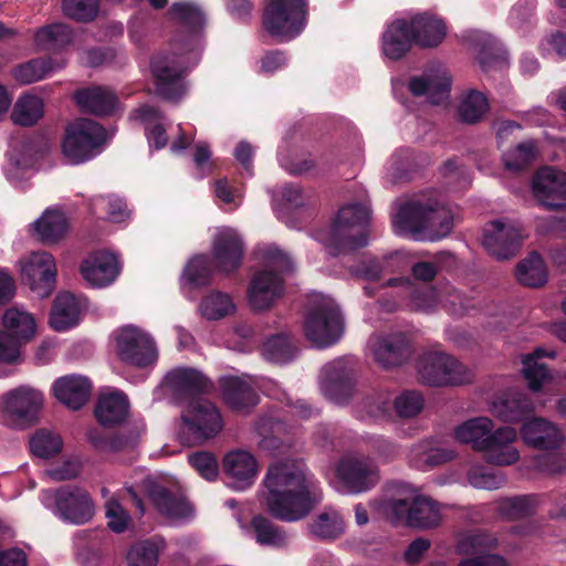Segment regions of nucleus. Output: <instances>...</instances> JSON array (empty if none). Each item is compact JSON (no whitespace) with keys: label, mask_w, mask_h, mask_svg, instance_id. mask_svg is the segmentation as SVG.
I'll list each match as a JSON object with an SVG mask.
<instances>
[{"label":"nucleus","mask_w":566,"mask_h":566,"mask_svg":"<svg viewBox=\"0 0 566 566\" xmlns=\"http://www.w3.org/2000/svg\"><path fill=\"white\" fill-rule=\"evenodd\" d=\"M41 503L63 522L81 525L92 520L94 503L88 492L80 486L43 490Z\"/></svg>","instance_id":"nucleus-10"},{"label":"nucleus","mask_w":566,"mask_h":566,"mask_svg":"<svg viewBox=\"0 0 566 566\" xmlns=\"http://www.w3.org/2000/svg\"><path fill=\"white\" fill-rule=\"evenodd\" d=\"M368 350L374 360L382 368L400 366L410 355V342L406 334H376L368 340Z\"/></svg>","instance_id":"nucleus-27"},{"label":"nucleus","mask_w":566,"mask_h":566,"mask_svg":"<svg viewBox=\"0 0 566 566\" xmlns=\"http://www.w3.org/2000/svg\"><path fill=\"white\" fill-rule=\"evenodd\" d=\"M305 0H270L263 13L265 30L281 42L297 36L305 28Z\"/></svg>","instance_id":"nucleus-14"},{"label":"nucleus","mask_w":566,"mask_h":566,"mask_svg":"<svg viewBox=\"0 0 566 566\" xmlns=\"http://www.w3.org/2000/svg\"><path fill=\"white\" fill-rule=\"evenodd\" d=\"M520 436L525 446L535 450L558 451L566 443L562 428L543 417H533L524 421Z\"/></svg>","instance_id":"nucleus-24"},{"label":"nucleus","mask_w":566,"mask_h":566,"mask_svg":"<svg viewBox=\"0 0 566 566\" xmlns=\"http://www.w3.org/2000/svg\"><path fill=\"white\" fill-rule=\"evenodd\" d=\"M493 429L494 423L489 417H474L454 427L452 437L480 452Z\"/></svg>","instance_id":"nucleus-42"},{"label":"nucleus","mask_w":566,"mask_h":566,"mask_svg":"<svg viewBox=\"0 0 566 566\" xmlns=\"http://www.w3.org/2000/svg\"><path fill=\"white\" fill-rule=\"evenodd\" d=\"M237 305L232 295L221 291L207 293L198 305L199 314L208 321H219L235 313Z\"/></svg>","instance_id":"nucleus-47"},{"label":"nucleus","mask_w":566,"mask_h":566,"mask_svg":"<svg viewBox=\"0 0 566 566\" xmlns=\"http://www.w3.org/2000/svg\"><path fill=\"white\" fill-rule=\"evenodd\" d=\"M489 111L486 96L475 90L463 95L459 105V116L468 124H474L483 118Z\"/></svg>","instance_id":"nucleus-60"},{"label":"nucleus","mask_w":566,"mask_h":566,"mask_svg":"<svg viewBox=\"0 0 566 566\" xmlns=\"http://www.w3.org/2000/svg\"><path fill=\"white\" fill-rule=\"evenodd\" d=\"M73 30L65 23H53L36 30L34 44L39 50H61L73 41Z\"/></svg>","instance_id":"nucleus-50"},{"label":"nucleus","mask_w":566,"mask_h":566,"mask_svg":"<svg viewBox=\"0 0 566 566\" xmlns=\"http://www.w3.org/2000/svg\"><path fill=\"white\" fill-rule=\"evenodd\" d=\"M179 437L187 444H200L223 428L218 408L205 398H192L181 411Z\"/></svg>","instance_id":"nucleus-9"},{"label":"nucleus","mask_w":566,"mask_h":566,"mask_svg":"<svg viewBox=\"0 0 566 566\" xmlns=\"http://www.w3.org/2000/svg\"><path fill=\"white\" fill-rule=\"evenodd\" d=\"M21 276L30 290L40 297H48L55 285L56 263L46 251H35L20 261Z\"/></svg>","instance_id":"nucleus-20"},{"label":"nucleus","mask_w":566,"mask_h":566,"mask_svg":"<svg viewBox=\"0 0 566 566\" xmlns=\"http://www.w3.org/2000/svg\"><path fill=\"white\" fill-rule=\"evenodd\" d=\"M140 488L148 494L157 511L171 522H182L192 516L193 509L182 493L170 492L150 476L143 481Z\"/></svg>","instance_id":"nucleus-26"},{"label":"nucleus","mask_w":566,"mask_h":566,"mask_svg":"<svg viewBox=\"0 0 566 566\" xmlns=\"http://www.w3.org/2000/svg\"><path fill=\"white\" fill-rule=\"evenodd\" d=\"M415 44L407 17L398 18L382 33V53L390 60L401 59Z\"/></svg>","instance_id":"nucleus-37"},{"label":"nucleus","mask_w":566,"mask_h":566,"mask_svg":"<svg viewBox=\"0 0 566 566\" xmlns=\"http://www.w3.org/2000/svg\"><path fill=\"white\" fill-rule=\"evenodd\" d=\"M497 538L486 532L472 531L460 535L455 545V552L462 556H472L463 558L459 566H507L503 556L497 554H486L497 546Z\"/></svg>","instance_id":"nucleus-19"},{"label":"nucleus","mask_w":566,"mask_h":566,"mask_svg":"<svg viewBox=\"0 0 566 566\" xmlns=\"http://www.w3.org/2000/svg\"><path fill=\"white\" fill-rule=\"evenodd\" d=\"M454 449L443 447L427 439L415 443L408 453L410 465L418 470L428 471L455 459Z\"/></svg>","instance_id":"nucleus-34"},{"label":"nucleus","mask_w":566,"mask_h":566,"mask_svg":"<svg viewBox=\"0 0 566 566\" xmlns=\"http://www.w3.org/2000/svg\"><path fill=\"white\" fill-rule=\"evenodd\" d=\"M191 49L172 40L170 46L156 53L150 61V72L157 93L166 99L180 98L186 86L184 78L190 67L199 61V38L191 35Z\"/></svg>","instance_id":"nucleus-5"},{"label":"nucleus","mask_w":566,"mask_h":566,"mask_svg":"<svg viewBox=\"0 0 566 566\" xmlns=\"http://www.w3.org/2000/svg\"><path fill=\"white\" fill-rule=\"evenodd\" d=\"M166 543L161 537H153L136 543L127 553L128 566H157L159 553Z\"/></svg>","instance_id":"nucleus-56"},{"label":"nucleus","mask_w":566,"mask_h":566,"mask_svg":"<svg viewBox=\"0 0 566 566\" xmlns=\"http://www.w3.org/2000/svg\"><path fill=\"white\" fill-rule=\"evenodd\" d=\"M49 150L50 144L40 136L17 140L8 154L7 178L12 182L20 181Z\"/></svg>","instance_id":"nucleus-22"},{"label":"nucleus","mask_w":566,"mask_h":566,"mask_svg":"<svg viewBox=\"0 0 566 566\" xmlns=\"http://www.w3.org/2000/svg\"><path fill=\"white\" fill-rule=\"evenodd\" d=\"M409 28L415 41L423 48H432L439 45L447 34L444 22L436 15L424 13H416L407 17Z\"/></svg>","instance_id":"nucleus-36"},{"label":"nucleus","mask_w":566,"mask_h":566,"mask_svg":"<svg viewBox=\"0 0 566 566\" xmlns=\"http://www.w3.org/2000/svg\"><path fill=\"white\" fill-rule=\"evenodd\" d=\"M113 339L118 357L126 364L147 367L158 359V349L154 337L143 328L127 324L116 328Z\"/></svg>","instance_id":"nucleus-15"},{"label":"nucleus","mask_w":566,"mask_h":566,"mask_svg":"<svg viewBox=\"0 0 566 566\" xmlns=\"http://www.w3.org/2000/svg\"><path fill=\"white\" fill-rule=\"evenodd\" d=\"M392 400L387 391H379L366 397L357 409L360 419L382 420L389 417Z\"/></svg>","instance_id":"nucleus-59"},{"label":"nucleus","mask_w":566,"mask_h":566,"mask_svg":"<svg viewBox=\"0 0 566 566\" xmlns=\"http://www.w3.org/2000/svg\"><path fill=\"white\" fill-rule=\"evenodd\" d=\"M119 270L117 256L107 251L92 253L81 264L83 279L97 289L111 285L118 276Z\"/></svg>","instance_id":"nucleus-30"},{"label":"nucleus","mask_w":566,"mask_h":566,"mask_svg":"<svg viewBox=\"0 0 566 566\" xmlns=\"http://www.w3.org/2000/svg\"><path fill=\"white\" fill-rule=\"evenodd\" d=\"M92 208L94 212L105 211L107 219L112 222L120 223L129 218L126 203L122 198L113 195L96 197Z\"/></svg>","instance_id":"nucleus-64"},{"label":"nucleus","mask_w":566,"mask_h":566,"mask_svg":"<svg viewBox=\"0 0 566 566\" xmlns=\"http://www.w3.org/2000/svg\"><path fill=\"white\" fill-rule=\"evenodd\" d=\"M517 281L530 287H537L547 281V270L543 259L537 253H532L516 265Z\"/></svg>","instance_id":"nucleus-57"},{"label":"nucleus","mask_w":566,"mask_h":566,"mask_svg":"<svg viewBox=\"0 0 566 566\" xmlns=\"http://www.w3.org/2000/svg\"><path fill=\"white\" fill-rule=\"evenodd\" d=\"M417 370L421 381L429 386H457L473 379L472 371L465 365L440 350L422 354Z\"/></svg>","instance_id":"nucleus-13"},{"label":"nucleus","mask_w":566,"mask_h":566,"mask_svg":"<svg viewBox=\"0 0 566 566\" xmlns=\"http://www.w3.org/2000/svg\"><path fill=\"white\" fill-rule=\"evenodd\" d=\"M262 262L248 289V302L253 311L272 308L284 295V277L294 270L292 258L275 244L260 247L256 252Z\"/></svg>","instance_id":"nucleus-4"},{"label":"nucleus","mask_w":566,"mask_h":566,"mask_svg":"<svg viewBox=\"0 0 566 566\" xmlns=\"http://www.w3.org/2000/svg\"><path fill=\"white\" fill-rule=\"evenodd\" d=\"M370 507L376 516L394 525L426 530L437 527L442 521L441 505L403 481L387 483Z\"/></svg>","instance_id":"nucleus-2"},{"label":"nucleus","mask_w":566,"mask_h":566,"mask_svg":"<svg viewBox=\"0 0 566 566\" xmlns=\"http://www.w3.org/2000/svg\"><path fill=\"white\" fill-rule=\"evenodd\" d=\"M398 282L402 283L409 293V301L407 303V306L410 310L430 313L439 308V289L430 286L413 287L408 281L402 280H390L388 281V284L392 285Z\"/></svg>","instance_id":"nucleus-54"},{"label":"nucleus","mask_w":566,"mask_h":566,"mask_svg":"<svg viewBox=\"0 0 566 566\" xmlns=\"http://www.w3.org/2000/svg\"><path fill=\"white\" fill-rule=\"evenodd\" d=\"M310 533L321 539H334L345 531L344 518L332 507L325 509L316 515L308 526Z\"/></svg>","instance_id":"nucleus-52"},{"label":"nucleus","mask_w":566,"mask_h":566,"mask_svg":"<svg viewBox=\"0 0 566 566\" xmlns=\"http://www.w3.org/2000/svg\"><path fill=\"white\" fill-rule=\"evenodd\" d=\"M34 234L45 244L61 241L69 231V219L60 208H48L42 216L32 223Z\"/></svg>","instance_id":"nucleus-39"},{"label":"nucleus","mask_w":566,"mask_h":566,"mask_svg":"<svg viewBox=\"0 0 566 566\" xmlns=\"http://www.w3.org/2000/svg\"><path fill=\"white\" fill-rule=\"evenodd\" d=\"M532 192L548 209L566 206V172L548 166L539 168L532 179Z\"/></svg>","instance_id":"nucleus-23"},{"label":"nucleus","mask_w":566,"mask_h":566,"mask_svg":"<svg viewBox=\"0 0 566 566\" xmlns=\"http://www.w3.org/2000/svg\"><path fill=\"white\" fill-rule=\"evenodd\" d=\"M130 119L138 120L145 125L146 137L150 148L161 149L167 143L166 128L163 125L161 114L150 105L136 108L130 114Z\"/></svg>","instance_id":"nucleus-45"},{"label":"nucleus","mask_w":566,"mask_h":566,"mask_svg":"<svg viewBox=\"0 0 566 566\" xmlns=\"http://www.w3.org/2000/svg\"><path fill=\"white\" fill-rule=\"evenodd\" d=\"M525 238L526 233L518 223L497 219L485 224L482 244L496 260H506L518 252Z\"/></svg>","instance_id":"nucleus-18"},{"label":"nucleus","mask_w":566,"mask_h":566,"mask_svg":"<svg viewBox=\"0 0 566 566\" xmlns=\"http://www.w3.org/2000/svg\"><path fill=\"white\" fill-rule=\"evenodd\" d=\"M243 256V242L237 230L219 229L212 241V258L196 255L187 263L182 279L192 286L208 284L213 271L230 273L237 270Z\"/></svg>","instance_id":"nucleus-7"},{"label":"nucleus","mask_w":566,"mask_h":566,"mask_svg":"<svg viewBox=\"0 0 566 566\" xmlns=\"http://www.w3.org/2000/svg\"><path fill=\"white\" fill-rule=\"evenodd\" d=\"M171 19L181 23L187 31L178 33L174 40L180 41L181 45L191 49V35L198 34L199 51L201 50V29L205 25V14L200 7L193 2H178L174 3L169 9Z\"/></svg>","instance_id":"nucleus-35"},{"label":"nucleus","mask_w":566,"mask_h":566,"mask_svg":"<svg viewBox=\"0 0 566 566\" xmlns=\"http://www.w3.org/2000/svg\"><path fill=\"white\" fill-rule=\"evenodd\" d=\"M105 142L106 132L99 124L80 118L67 126L62 153L70 164H83L99 154Z\"/></svg>","instance_id":"nucleus-12"},{"label":"nucleus","mask_w":566,"mask_h":566,"mask_svg":"<svg viewBox=\"0 0 566 566\" xmlns=\"http://www.w3.org/2000/svg\"><path fill=\"white\" fill-rule=\"evenodd\" d=\"M354 366L352 358H337L323 366L319 388L328 400L342 405L350 398L354 388Z\"/></svg>","instance_id":"nucleus-21"},{"label":"nucleus","mask_w":566,"mask_h":566,"mask_svg":"<svg viewBox=\"0 0 566 566\" xmlns=\"http://www.w3.org/2000/svg\"><path fill=\"white\" fill-rule=\"evenodd\" d=\"M521 470L544 475L566 473V452H551L525 458Z\"/></svg>","instance_id":"nucleus-51"},{"label":"nucleus","mask_w":566,"mask_h":566,"mask_svg":"<svg viewBox=\"0 0 566 566\" xmlns=\"http://www.w3.org/2000/svg\"><path fill=\"white\" fill-rule=\"evenodd\" d=\"M44 115V103L41 97L33 94H25L18 98L11 113L14 124L32 126Z\"/></svg>","instance_id":"nucleus-55"},{"label":"nucleus","mask_w":566,"mask_h":566,"mask_svg":"<svg viewBox=\"0 0 566 566\" xmlns=\"http://www.w3.org/2000/svg\"><path fill=\"white\" fill-rule=\"evenodd\" d=\"M534 402L524 392H513L495 400L491 405V412L505 422H517L534 411Z\"/></svg>","instance_id":"nucleus-44"},{"label":"nucleus","mask_w":566,"mask_h":566,"mask_svg":"<svg viewBox=\"0 0 566 566\" xmlns=\"http://www.w3.org/2000/svg\"><path fill=\"white\" fill-rule=\"evenodd\" d=\"M303 328L306 338L317 347H327L343 335V318L335 301L321 293L308 296Z\"/></svg>","instance_id":"nucleus-8"},{"label":"nucleus","mask_w":566,"mask_h":566,"mask_svg":"<svg viewBox=\"0 0 566 566\" xmlns=\"http://www.w3.org/2000/svg\"><path fill=\"white\" fill-rule=\"evenodd\" d=\"M54 397L70 409L77 410L88 400L92 382L87 377L69 375L56 379L52 386Z\"/></svg>","instance_id":"nucleus-33"},{"label":"nucleus","mask_w":566,"mask_h":566,"mask_svg":"<svg viewBox=\"0 0 566 566\" xmlns=\"http://www.w3.org/2000/svg\"><path fill=\"white\" fill-rule=\"evenodd\" d=\"M4 332L27 343L31 339L35 332V322L33 316L19 306H12L3 314Z\"/></svg>","instance_id":"nucleus-49"},{"label":"nucleus","mask_w":566,"mask_h":566,"mask_svg":"<svg viewBox=\"0 0 566 566\" xmlns=\"http://www.w3.org/2000/svg\"><path fill=\"white\" fill-rule=\"evenodd\" d=\"M63 65L52 59H34L15 67L13 75L17 81L30 84L43 80Z\"/></svg>","instance_id":"nucleus-58"},{"label":"nucleus","mask_w":566,"mask_h":566,"mask_svg":"<svg viewBox=\"0 0 566 566\" xmlns=\"http://www.w3.org/2000/svg\"><path fill=\"white\" fill-rule=\"evenodd\" d=\"M74 98L83 112L95 115H109L118 108L115 94L106 87L96 86L77 91Z\"/></svg>","instance_id":"nucleus-41"},{"label":"nucleus","mask_w":566,"mask_h":566,"mask_svg":"<svg viewBox=\"0 0 566 566\" xmlns=\"http://www.w3.org/2000/svg\"><path fill=\"white\" fill-rule=\"evenodd\" d=\"M140 488L148 494L157 511L171 522H182L192 516L193 509L182 493L170 492L150 476L143 481Z\"/></svg>","instance_id":"nucleus-25"},{"label":"nucleus","mask_w":566,"mask_h":566,"mask_svg":"<svg viewBox=\"0 0 566 566\" xmlns=\"http://www.w3.org/2000/svg\"><path fill=\"white\" fill-rule=\"evenodd\" d=\"M128 399L118 390H107L99 395L95 417L103 426H113L125 420L128 413Z\"/></svg>","instance_id":"nucleus-40"},{"label":"nucleus","mask_w":566,"mask_h":566,"mask_svg":"<svg viewBox=\"0 0 566 566\" xmlns=\"http://www.w3.org/2000/svg\"><path fill=\"white\" fill-rule=\"evenodd\" d=\"M167 389L179 399L206 392L210 388L209 380L198 370L191 368H175L167 373L164 379Z\"/></svg>","instance_id":"nucleus-32"},{"label":"nucleus","mask_w":566,"mask_h":566,"mask_svg":"<svg viewBox=\"0 0 566 566\" xmlns=\"http://www.w3.org/2000/svg\"><path fill=\"white\" fill-rule=\"evenodd\" d=\"M453 226V212L436 191L397 203V211L392 214L395 233L416 240H441L452 231Z\"/></svg>","instance_id":"nucleus-3"},{"label":"nucleus","mask_w":566,"mask_h":566,"mask_svg":"<svg viewBox=\"0 0 566 566\" xmlns=\"http://www.w3.org/2000/svg\"><path fill=\"white\" fill-rule=\"evenodd\" d=\"M263 390L268 396L282 399L285 392L271 379L227 377L222 380V395L226 403L235 411H247L258 403L255 389Z\"/></svg>","instance_id":"nucleus-16"},{"label":"nucleus","mask_w":566,"mask_h":566,"mask_svg":"<svg viewBox=\"0 0 566 566\" xmlns=\"http://www.w3.org/2000/svg\"><path fill=\"white\" fill-rule=\"evenodd\" d=\"M539 505L535 494L501 499L496 502V512L504 520H518L532 515Z\"/></svg>","instance_id":"nucleus-53"},{"label":"nucleus","mask_w":566,"mask_h":566,"mask_svg":"<svg viewBox=\"0 0 566 566\" xmlns=\"http://www.w3.org/2000/svg\"><path fill=\"white\" fill-rule=\"evenodd\" d=\"M99 11L98 0H63V14L80 23H88L96 19Z\"/></svg>","instance_id":"nucleus-62"},{"label":"nucleus","mask_w":566,"mask_h":566,"mask_svg":"<svg viewBox=\"0 0 566 566\" xmlns=\"http://www.w3.org/2000/svg\"><path fill=\"white\" fill-rule=\"evenodd\" d=\"M63 441L59 433L51 430H38L30 439V450L41 459L55 457L61 452Z\"/></svg>","instance_id":"nucleus-61"},{"label":"nucleus","mask_w":566,"mask_h":566,"mask_svg":"<svg viewBox=\"0 0 566 566\" xmlns=\"http://www.w3.org/2000/svg\"><path fill=\"white\" fill-rule=\"evenodd\" d=\"M245 535L254 537L262 546L283 547L287 544V535L270 520L263 516H254L250 526L244 528Z\"/></svg>","instance_id":"nucleus-48"},{"label":"nucleus","mask_w":566,"mask_h":566,"mask_svg":"<svg viewBox=\"0 0 566 566\" xmlns=\"http://www.w3.org/2000/svg\"><path fill=\"white\" fill-rule=\"evenodd\" d=\"M517 431L512 427H501L492 430L480 452L485 461L497 467H507L520 460V451L514 446Z\"/></svg>","instance_id":"nucleus-28"},{"label":"nucleus","mask_w":566,"mask_h":566,"mask_svg":"<svg viewBox=\"0 0 566 566\" xmlns=\"http://www.w3.org/2000/svg\"><path fill=\"white\" fill-rule=\"evenodd\" d=\"M369 221L370 207L367 199L349 202L340 207L332 226L319 230L315 238L329 254L338 255L367 244Z\"/></svg>","instance_id":"nucleus-6"},{"label":"nucleus","mask_w":566,"mask_h":566,"mask_svg":"<svg viewBox=\"0 0 566 566\" xmlns=\"http://www.w3.org/2000/svg\"><path fill=\"white\" fill-rule=\"evenodd\" d=\"M279 163L284 170L292 175L305 174L316 165L312 155H307L298 143L287 139H284L279 148Z\"/></svg>","instance_id":"nucleus-46"},{"label":"nucleus","mask_w":566,"mask_h":566,"mask_svg":"<svg viewBox=\"0 0 566 566\" xmlns=\"http://www.w3.org/2000/svg\"><path fill=\"white\" fill-rule=\"evenodd\" d=\"M263 499L273 516L285 522L305 517L322 499L319 483L297 460L272 464L263 481Z\"/></svg>","instance_id":"nucleus-1"},{"label":"nucleus","mask_w":566,"mask_h":566,"mask_svg":"<svg viewBox=\"0 0 566 566\" xmlns=\"http://www.w3.org/2000/svg\"><path fill=\"white\" fill-rule=\"evenodd\" d=\"M451 80L444 67H434L415 76L409 82V90L416 96H424L434 105L443 104L449 99Z\"/></svg>","instance_id":"nucleus-29"},{"label":"nucleus","mask_w":566,"mask_h":566,"mask_svg":"<svg viewBox=\"0 0 566 566\" xmlns=\"http://www.w3.org/2000/svg\"><path fill=\"white\" fill-rule=\"evenodd\" d=\"M80 314V301L70 293H61L54 300L50 325L54 331L65 332L78 324Z\"/></svg>","instance_id":"nucleus-43"},{"label":"nucleus","mask_w":566,"mask_h":566,"mask_svg":"<svg viewBox=\"0 0 566 566\" xmlns=\"http://www.w3.org/2000/svg\"><path fill=\"white\" fill-rule=\"evenodd\" d=\"M43 392L32 386L21 385L0 397V422L21 429L34 423L43 407Z\"/></svg>","instance_id":"nucleus-11"},{"label":"nucleus","mask_w":566,"mask_h":566,"mask_svg":"<svg viewBox=\"0 0 566 566\" xmlns=\"http://www.w3.org/2000/svg\"><path fill=\"white\" fill-rule=\"evenodd\" d=\"M335 489L357 494L374 488L379 481L378 468L368 459L346 455L336 465Z\"/></svg>","instance_id":"nucleus-17"},{"label":"nucleus","mask_w":566,"mask_h":566,"mask_svg":"<svg viewBox=\"0 0 566 566\" xmlns=\"http://www.w3.org/2000/svg\"><path fill=\"white\" fill-rule=\"evenodd\" d=\"M223 469L228 476V485L237 491L251 486L258 473L255 458L248 451L229 452L223 459Z\"/></svg>","instance_id":"nucleus-31"},{"label":"nucleus","mask_w":566,"mask_h":566,"mask_svg":"<svg viewBox=\"0 0 566 566\" xmlns=\"http://www.w3.org/2000/svg\"><path fill=\"white\" fill-rule=\"evenodd\" d=\"M543 357H555V353L537 347L522 357V375L527 381L528 389L533 392L543 390L554 380V374L539 361Z\"/></svg>","instance_id":"nucleus-38"},{"label":"nucleus","mask_w":566,"mask_h":566,"mask_svg":"<svg viewBox=\"0 0 566 566\" xmlns=\"http://www.w3.org/2000/svg\"><path fill=\"white\" fill-rule=\"evenodd\" d=\"M262 355L269 361L285 364L294 357L295 348L286 336L274 335L263 344Z\"/></svg>","instance_id":"nucleus-63"}]
</instances>
